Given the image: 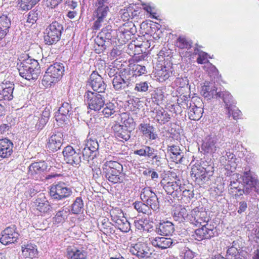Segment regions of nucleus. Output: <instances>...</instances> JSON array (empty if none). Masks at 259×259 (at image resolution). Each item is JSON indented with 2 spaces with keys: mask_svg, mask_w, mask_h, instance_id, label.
Here are the masks:
<instances>
[{
  "mask_svg": "<svg viewBox=\"0 0 259 259\" xmlns=\"http://www.w3.org/2000/svg\"><path fill=\"white\" fill-rule=\"evenodd\" d=\"M226 256L228 259H246V252L241 248L229 247Z\"/></svg>",
  "mask_w": 259,
  "mask_h": 259,
  "instance_id": "nucleus-33",
  "label": "nucleus"
},
{
  "mask_svg": "<svg viewBox=\"0 0 259 259\" xmlns=\"http://www.w3.org/2000/svg\"><path fill=\"white\" fill-rule=\"evenodd\" d=\"M191 176L194 178L195 181L199 184L204 183L209 179L206 168L200 166L192 168Z\"/></svg>",
  "mask_w": 259,
  "mask_h": 259,
  "instance_id": "nucleus-23",
  "label": "nucleus"
},
{
  "mask_svg": "<svg viewBox=\"0 0 259 259\" xmlns=\"http://www.w3.org/2000/svg\"><path fill=\"white\" fill-rule=\"evenodd\" d=\"M104 106L105 107L103 108L102 112L106 117H109L116 112V106L113 103L110 102L105 103Z\"/></svg>",
  "mask_w": 259,
  "mask_h": 259,
  "instance_id": "nucleus-52",
  "label": "nucleus"
},
{
  "mask_svg": "<svg viewBox=\"0 0 259 259\" xmlns=\"http://www.w3.org/2000/svg\"><path fill=\"white\" fill-rule=\"evenodd\" d=\"M189 117L193 120H198L201 117L203 112V109L200 107H197L194 103H190L189 106Z\"/></svg>",
  "mask_w": 259,
  "mask_h": 259,
  "instance_id": "nucleus-34",
  "label": "nucleus"
},
{
  "mask_svg": "<svg viewBox=\"0 0 259 259\" xmlns=\"http://www.w3.org/2000/svg\"><path fill=\"white\" fill-rule=\"evenodd\" d=\"M66 255L68 259H87V252L83 248L72 246L67 247Z\"/></svg>",
  "mask_w": 259,
  "mask_h": 259,
  "instance_id": "nucleus-22",
  "label": "nucleus"
},
{
  "mask_svg": "<svg viewBox=\"0 0 259 259\" xmlns=\"http://www.w3.org/2000/svg\"><path fill=\"white\" fill-rule=\"evenodd\" d=\"M11 25V18L6 15L0 16V40L8 33Z\"/></svg>",
  "mask_w": 259,
  "mask_h": 259,
  "instance_id": "nucleus-32",
  "label": "nucleus"
},
{
  "mask_svg": "<svg viewBox=\"0 0 259 259\" xmlns=\"http://www.w3.org/2000/svg\"><path fill=\"white\" fill-rule=\"evenodd\" d=\"M153 246L161 248L166 249L170 247L175 242L170 238L168 237H155L151 241Z\"/></svg>",
  "mask_w": 259,
  "mask_h": 259,
  "instance_id": "nucleus-30",
  "label": "nucleus"
},
{
  "mask_svg": "<svg viewBox=\"0 0 259 259\" xmlns=\"http://www.w3.org/2000/svg\"><path fill=\"white\" fill-rule=\"evenodd\" d=\"M221 90H219L213 84L204 85L202 87L201 93L202 95L205 97L208 98L209 99L213 98L215 99H219Z\"/></svg>",
  "mask_w": 259,
  "mask_h": 259,
  "instance_id": "nucleus-27",
  "label": "nucleus"
},
{
  "mask_svg": "<svg viewBox=\"0 0 259 259\" xmlns=\"http://www.w3.org/2000/svg\"><path fill=\"white\" fill-rule=\"evenodd\" d=\"M40 0H17L18 6L23 11L31 9Z\"/></svg>",
  "mask_w": 259,
  "mask_h": 259,
  "instance_id": "nucleus-43",
  "label": "nucleus"
},
{
  "mask_svg": "<svg viewBox=\"0 0 259 259\" xmlns=\"http://www.w3.org/2000/svg\"><path fill=\"white\" fill-rule=\"evenodd\" d=\"M218 138L215 134H211L205 139V141L202 145V149L205 152L212 153L216 151L215 144Z\"/></svg>",
  "mask_w": 259,
  "mask_h": 259,
  "instance_id": "nucleus-26",
  "label": "nucleus"
},
{
  "mask_svg": "<svg viewBox=\"0 0 259 259\" xmlns=\"http://www.w3.org/2000/svg\"><path fill=\"white\" fill-rule=\"evenodd\" d=\"M151 87L150 83L148 81H140L136 84L134 90L141 93H144L148 91Z\"/></svg>",
  "mask_w": 259,
  "mask_h": 259,
  "instance_id": "nucleus-51",
  "label": "nucleus"
},
{
  "mask_svg": "<svg viewBox=\"0 0 259 259\" xmlns=\"http://www.w3.org/2000/svg\"><path fill=\"white\" fill-rule=\"evenodd\" d=\"M110 214L112 221L115 223V224H116L118 221H120L125 218L122 211L118 208L111 209L110 211Z\"/></svg>",
  "mask_w": 259,
  "mask_h": 259,
  "instance_id": "nucleus-50",
  "label": "nucleus"
},
{
  "mask_svg": "<svg viewBox=\"0 0 259 259\" xmlns=\"http://www.w3.org/2000/svg\"><path fill=\"white\" fill-rule=\"evenodd\" d=\"M64 160L68 164L78 167L81 161V153L80 149L75 150L72 146H67L62 152Z\"/></svg>",
  "mask_w": 259,
  "mask_h": 259,
  "instance_id": "nucleus-8",
  "label": "nucleus"
},
{
  "mask_svg": "<svg viewBox=\"0 0 259 259\" xmlns=\"http://www.w3.org/2000/svg\"><path fill=\"white\" fill-rule=\"evenodd\" d=\"M93 91L98 93H105L107 84L101 76L96 71H93L90 76L87 83Z\"/></svg>",
  "mask_w": 259,
  "mask_h": 259,
  "instance_id": "nucleus-10",
  "label": "nucleus"
},
{
  "mask_svg": "<svg viewBox=\"0 0 259 259\" xmlns=\"http://www.w3.org/2000/svg\"><path fill=\"white\" fill-rule=\"evenodd\" d=\"M63 31L62 24L57 21H53L48 25L44 32V40L48 45L58 42L61 38Z\"/></svg>",
  "mask_w": 259,
  "mask_h": 259,
  "instance_id": "nucleus-6",
  "label": "nucleus"
},
{
  "mask_svg": "<svg viewBox=\"0 0 259 259\" xmlns=\"http://www.w3.org/2000/svg\"><path fill=\"white\" fill-rule=\"evenodd\" d=\"M115 2L116 0H97L94 12V17L96 19L94 24L95 29H99L102 23L107 21V16L109 12L108 5Z\"/></svg>",
  "mask_w": 259,
  "mask_h": 259,
  "instance_id": "nucleus-3",
  "label": "nucleus"
},
{
  "mask_svg": "<svg viewBox=\"0 0 259 259\" xmlns=\"http://www.w3.org/2000/svg\"><path fill=\"white\" fill-rule=\"evenodd\" d=\"M85 146L89 148L91 151L95 153L94 154L93 157H96L97 154H98V151L99 149V144L95 138H89L87 139V143L85 144Z\"/></svg>",
  "mask_w": 259,
  "mask_h": 259,
  "instance_id": "nucleus-47",
  "label": "nucleus"
},
{
  "mask_svg": "<svg viewBox=\"0 0 259 259\" xmlns=\"http://www.w3.org/2000/svg\"><path fill=\"white\" fill-rule=\"evenodd\" d=\"M222 99L224 103L226 109H230V110L232 105L236 104L235 101L233 100L231 94L226 91H221L219 99Z\"/></svg>",
  "mask_w": 259,
  "mask_h": 259,
  "instance_id": "nucleus-38",
  "label": "nucleus"
},
{
  "mask_svg": "<svg viewBox=\"0 0 259 259\" xmlns=\"http://www.w3.org/2000/svg\"><path fill=\"white\" fill-rule=\"evenodd\" d=\"M103 176L111 183L115 184L123 181L122 165L116 161H107L102 167Z\"/></svg>",
  "mask_w": 259,
  "mask_h": 259,
  "instance_id": "nucleus-2",
  "label": "nucleus"
},
{
  "mask_svg": "<svg viewBox=\"0 0 259 259\" xmlns=\"http://www.w3.org/2000/svg\"><path fill=\"white\" fill-rule=\"evenodd\" d=\"M50 195L54 200H64L72 194L71 189L68 187L64 182H58L50 186Z\"/></svg>",
  "mask_w": 259,
  "mask_h": 259,
  "instance_id": "nucleus-7",
  "label": "nucleus"
},
{
  "mask_svg": "<svg viewBox=\"0 0 259 259\" xmlns=\"http://www.w3.org/2000/svg\"><path fill=\"white\" fill-rule=\"evenodd\" d=\"M37 210L40 212L47 213L51 210L52 207L44 195H40L34 201Z\"/></svg>",
  "mask_w": 259,
  "mask_h": 259,
  "instance_id": "nucleus-29",
  "label": "nucleus"
},
{
  "mask_svg": "<svg viewBox=\"0 0 259 259\" xmlns=\"http://www.w3.org/2000/svg\"><path fill=\"white\" fill-rule=\"evenodd\" d=\"M134 208L139 212L147 215H151L152 211L145 202L136 201L133 203Z\"/></svg>",
  "mask_w": 259,
  "mask_h": 259,
  "instance_id": "nucleus-45",
  "label": "nucleus"
},
{
  "mask_svg": "<svg viewBox=\"0 0 259 259\" xmlns=\"http://www.w3.org/2000/svg\"><path fill=\"white\" fill-rule=\"evenodd\" d=\"M139 130L144 136L149 140H154L158 138L155 127L149 123L143 122L140 123L139 126Z\"/></svg>",
  "mask_w": 259,
  "mask_h": 259,
  "instance_id": "nucleus-24",
  "label": "nucleus"
},
{
  "mask_svg": "<svg viewBox=\"0 0 259 259\" xmlns=\"http://www.w3.org/2000/svg\"><path fill=\"white\" fill-rule=\"evenodd\" d=\"M50 116V109L46 108L42 111L41 117L35 124V128L38 131L41 130L48 122Z\"/></svg>",
  "mask_w": 259,
  "mask_h": 259,
  "instance_id": "nucleus-36",
  "label": "nucleus"
},
{
  "mask_svg": "<svg viewBox=\"0 0 259 259\" xmlns=\"http://www.w3.org/2000/svg\"><path fill=\"white\" fill-rule=\"evenodd\" d=\"M130 251L139 259H147L151 256L153 251L147 243L138 242L130 247Z\"/></svg>",
  "mask_w": 259,
  "mask_h": 259,
  "instance_id": "nucleus-13",
  "label": "nucleus"
},
{
  "mask_svg": "<svg viewBox=\"0 0 259 259\" xmlns=\"http://www.w3.org/2000/svg\"><path fill=\"white\" fill-rule=\"evenodd\" d=\"M163 98L164 96L160 90L155 91L154 93L152 94L151 99L152 101L157 105L161 104L163 100Z\"/></svg>",
  "mask_w": 259,
  "mask_h": 259,
  "instance_id": "nucleus-57",
  "label": "nucleus"
},
{
  "mask_svg": "<svg viewBox=\"0 0 259 259\" xmlns=\"http://www.w3.org/2000/svg\"><path fill=\"white\" fill-rule=\"evenodd\" d=\"M222 154L223 158H224L226 161H228L230 165H234V164L235 163V160L236 159V156L232 152L230 151L229 149L228 151L226 150L223 152ZM222 160H223L224 159Z\"/></svg>",
  "mask_w": 259,
  "mask_h": 259,
  "instance_id": "nucleus-59",
  "label": "nucleus"
},
{
  "mask_svg": "<svg viewBox=\"0 0 259 259\" xmlns=\"http://www.w3.org/2000/svg\"><path fill=\"white\" fill-rule=\"evenodd\" d=\"M188 97L185 95H180L177 99V103L180 107L184 109H188L190 105V103H192L191 101L188 100Z\"/></svg>",
  "mask_w": 259,
  "mask_h": 259,
  "instance_id": "nucleus-56",
  "label": "nucleus"
},
{
  "mask_svg": "<svg viewBox=\"0 0 259 259\" xmlns=\"http://www.w3.org/2000/svg\"><path fill=\"white\" fill-rule=\"evenodd\" d=\"M15 85L12 82L6 81L0 83V101H11L14 98Z\"/></svg>",
  "mask_w": 259,
  "mask_h": 259,
  "instance_id": "nucleus-15",
  "label": "nucleus"
},
{
  "mask_svg": "<svg viewBox=\"0 0 259 259\" xmlns=\"http://www.w3.org/2000/svg\"><path fill=\"white\" fill-rule=\"evenodd\" d=\"M167 150L170 151V153L173 155L171 158L179 163L182 162V159L183 158V153L181 152L179 146L176 145L168 146L167 147Z\"/></svg>",
  "mask_w": 259,
  "mask_h": 259,
  "instance_id": "nucleus-41",
  "label": "nucleus"
},
{
  "mask_svg": "<svg viewBox=\"0 0 259 259\" xmlns=\"http://www.w3.org/2000/svg\"><path fill=\"white\" fill-rule=\"evenodd\" d=\"M101 119L98 116H94L87 122V125L91 130L89 132V134L93 131L94 128L99 127V123Z\"/></svg>",
  "mask_w": 259,
  "mask_h": 259,
  "instance_id": "nucleus-54",
  "label": "nucleus"
},
{
  "mask_svg": "<svg viewBox=\"0 0 259 259\" xmlns=\"http://www.w3.org/2000/svg\"><path fill=\"white\" fill-rule=\"evenodd\" d=\"M160 184L167 194L171 195L173 197L181 196L182 184L180 180L168 182L166 184L162 182Z\"/></svg>",
  "mask_w": 259,
  "mask_h": 259,
  "instance_id": "nucleus-17",
  "label": "nucleus"
},
{
  "mask_svg": "<svg viewBox=\"0 0 259 259\" xmlns=\"http://www.w3.org/2000/svg\"><path fill=\"white\" fill-rule=\"evenodd\" d=\"M234 192H235V196L236 197H237L242 195L243 194L246 195L249 194L251 192V191H250L249 187H245V186H243L242 189L239 187L238 189H235Z\"/></svg>",
  "mask_w": 259,
  "mask_h": 259,
  "instance_id": "nucleus-62",
  "label": "nucleus"
},
{
  "mask_svg": "<svg viewBox=\"0 0 259 259\" xmlns=\"http://www.w3.org/2000/svg\"><path fill=\"white\" fill-rule=\"evenodd\" d=\"M96 44L98 46L99 49L96 48L95 50L98 51V53H101L104 52L111 44L109 41H106L99 33L95 39Z\"/></svg>",
  "mask_w": 259,
  "mask_h": 259,
  "instance_id": "nucleus-42",
  "label": "nucleus"
},
{
  "mask_svg": "<svg viewBox=\"0 0 259 259\" xmlns=\"http://www.w3.org/2000/svg\"><path fill=\"white\" fill-rule=\"evenodd\" d=\"M13 143L7 138L0 139V157L6 158L10 157L13 153Z\"/></svg>",
  "mask_w": 259,
  "mask_h": 259,
  "instance_id": "nucleus-21",
  "label": "nucleus"
},
{
  "mask_svg": "<svg viewBox=\"0 0 259 259\" xmlns=\"http://www.w3.org/2000/svg\"><path fill=\"white\" fill-rule=\"evenodd\" d=\"M100 33L106 41H109L115 38L117 36L116 30L112 29L111 26L109 25L103 28Z\"/></svg>",
  "mask_w": 259,
  "mask_h": 259,
  "instance_id": "nucleus-39",
  "label": "nucleus"
},
{
  "mask_svg": "<svg viewBox=\"0 0 259 259\" xmlns=\"http://www.w3.org/2000/svg\"><path fill=\"white\" fill-rule=\"evenodd\" d=\"M112 84L114 89L116 91L124 90L125 92H128L129 90L132 89V85L124 80L123 78H121L118 74L114 76L112 80Z\"/></svg>",
  "mask_w": 259,
  "mask_h": 259,
  "instance_id": "nucleus-31",
  "label": "nucleus"
},
{
  "mask_svg": "<svg viewBox=\"0 0 259 259\" xmlns=\"http://www.w3.org/2000/svg\"><path fill=\"white\" fill-rule=\"evenodd\" d=\"M194 53L198 54V57L197 59V62L198 64H205L208 62L207 59V54L203 51H200L198 49L194 50Z\"/></svg>",
  "mask_w": 259,
  "mask_h": 259,
  "instance_id": "nucleus-58",
  "label": "nucleus"
},
{
  "mask_svg": "<svg viewBox=\"0 0 259 259\" xmlns=\"http://www.w3.org/2000/svg\"><path fill=\"white\" fill-rule=\"evenodd\" d=\"M63 136V134L60 132L53 134L48 139L47 148L53 152L60 149L64 141Z\"/></svg>",
  "mask_w": 259,
  "mask_h": 259,
  "instance_id": "nucleus-18",
  "label": "nucleus"
},
{
  "mask_svg": "<svg viewBox=\"0 0 259 259\" xmlns=\"http://www.w3.org/2000/svg\"><path fill=\"white\" fill-rule=\"evenodd\" d=\"M201 226V228L195 230L192 235L195 240L200 241L204 239H209L217 234L216 228L213 225L206 223Z\"/></svg>",
  "mask_w": 259,
  "mask_h": 259,
  "instance_id": "nucleus-11",
  "label": "nucleus"
},
{
  "mask_svg": "<svg viewBox=\"0 0 259 259\" xmlns=\"http://www.w3.org/2000/svg\"><path fill=\"white\" fill-rule=\"evenodd\" d=\"M115 227L122 232H128L131 229L130 223L126 218H124L120 221H118L115 224Z\"/></svg>",
  "mask_w": 259,
  "mask_h": 259,
  "instance_id": "nucleus-49",
  "label": "nucleus"
},
{
  "mask_svg": "<svg viewBox=\"0 0 259 259\" xmlns=\"http://www.w3.org/2000/svg\"><path fill=\"white\" fill-rule=\"evenodd\" d=\"M83 203L80 197H76L71 205V212L73 214H79L83 212Z\"/></svg>",
  "mask_w": 259,
  "mask_h": 259,
  "instance_id": "nucleus-44",
  "label": "nucleus"
},
{
  "mask_svg": "<svg viewBox=\"0 0 259 259\" xmlns=\"http://www.w3.org/2000/svg\"><path fill=\"white\" fill-rule=\"evenodd\" d=\"M175 231L174 225L170 221H163L156 225V233L161 236L171 235Z\"/></svg>",
  "mask_w": 259,
  "mask_h": 259,
  "instance_id": "nucleus-19",
  "label": "nucleus"
},
{
  "mask_svg": "<svg viewBox=\"0 0 259 259\" xmlns=\"http://www.w3.org/2000/svg\"><path fill=\"white\" fill-rule=\"evenodd\" d=\"M64 70L62 63L56 62L51 65L43 76L42 84L46 88L51 87L52 83L57 82L61 78Z\"/></svg>",
  "mask_w": 259,
  "mask_h": 259,
  "instance_id": "nucleus-4",
  "label": "nucleus"
},
{
  "mask_svg": "<svg viewBox=\"0 0 259 259\" xmlns=\"http://www.w3.org/2000/svg\"><path fill=\"white\" fill-rule=\"evenodd\" d=\"M171 74V72L166 69L165 67L162 68L160 70L156 72L157 76L159 77V79L161 81L165 80L168 79Z\"/></svg>",
  "mask_w": 259,
  "mask_h": 259,
  "instance_id": "nucleus-60",
  "label": "nucleus"
},
{
  "mask_svg": "<svg viewBox=\"0 0 259 259\" xmlns=\"http://www.w3.org/2000/svg\"><path fill=\"white\" fill-rule=\"evenodd\" d=\"M240 178H242L243 186L249 187L250 191L253 188H256L257 186H259V181L255 177L253 176L250 170L244 171L243 175L240 176Z\"/></svg>",
  "mask_w": 259,
  "mask_h": 259,
  "instance_id": "nucleus-25",
  "label": "nucleus"
},
{
  "mask_svg": "<svg viewBox=\"0 0 259 259\" xmlns=\"http://www.w3.org/2000/svg\"><path fill=\"white\" fill-rule=\"evenodd\" d=\"M123 126L128 128L130 131H132L135 128V122L132 117H128L127 119H125L123 121Z\"/></svg>",
  "mask_w": 259,
  "mask_h": 259,
  "instance_id": "nucleus-63",
  "label": "nucleus"
},
{
  "mask_svg": "<svg viewBox=\"0 0 259 259\" xmlns=\"http://www.w3.org/2000/svg\"><path fill=\"white\" fill-rule=\"evenodd\" d=\"M188 216L189 214H188L187 211L184 207L176 209L173 214L174 220L179 223L184 222L185 218L188 217Z\"/></svg>",
  "mask_w": 259,
  "mask_h": 259,
  "instance_id": "nucleus-46",
  "label": "nucleus"
},
{
  "mask_svg": "<svg viewBox=\"0 0 259 259\" xmlns=\"http://www.w3.org/2000/svg\"><path fill=\"white\" fill-rule=\"evenodd\" d=\"M132 13L130 8H127L126 9H122L120 11L121 17L124 21H128L131 19V16L130 14Z\"/></svg>",
  "mask_w": 259,
  "mask_h": 259,
  "instance_id": "nucleus-64",
  "label": "nucleus"
},
{
  "mask_svg": "<svg viewBox=\"0 0 259 259\" xmlns=\"http://www.w3.org/2000/svg\"><path fill=\"white\" fill-rule=\"evenodd\" d=\"M48 165L45 161H39L31 163L29 166V174L31 176L38 178V176L47 171Z\"/></svg>",
  "mask_w": 259,
  "mask_h": 259,
  "instance_id": "nucleus-20",
  "label": "nucleus"
},
{
  "mask_svg": "<svg viewBox=\"0 0 259 259\" xmlns=\"http://www.w3.org/2000/svg\"><path fill=\"white\" fill-rule=\"evenodd\" d=\"M22 251L23 255L26 258H32L37 255L36 246L32 243L22 245Z\"/></svg>",
  "mask_w": 259,
  "mask_h": 259,
  "instance_id": "nucleus-35",
  "label": "nucleus"
},
{
  "mask_svg": "<svg viewBox=\"0 0 259 259\" xmlns=\"http://www.w3.org/2000/svg\"><path fill=\"white\" fill-rule=\"evenodd\" d=\"M119 75L124 79L125 81H127L132 85V89L134 88L133 83L136 78L133 69L130 68H124L120 71Z\"/></svg>",
  "mask_w": 259,
  "mask_h": 259,
  "instance_id": "nucleus-37",
  "label": "nucleus"
},
{
  "mask_svg": "<svg viewBox=\"0 0 259 259\" xmlns=\"http://www.w3.org/2000/svg\"><path fill=\"white\" fill-rule=\"evenodd\" d=\"M188 219L191 224L196 226L202 225V223H207L209 220L207 212L202 207L192 209L189 214Z\"/></svg>",
  "mask_w": 259,
  "mask_h": 259,
  "instance_id": "nucleus-12",
  "label": "nucleus"
},
{
  "mask_svg": "<svg viewBox=\"0 0 259 259\" xmlns=\"http://www.w3.org/2000/svg\"><path fill=\"white\" fill-rule=\"evenodd\" d=\"M16 228L15 225L7 227L2 232L0 242L6 245L16 242L19 235L16 232Z\"/></svg>",
  "mask_w": 259,
  "mask_h": 259,
  "instance_id": "nucleus-14",
  "label": "nucleus"
},
{
  "mask_svg": "<svg viewBox=\"0 0 259 259\" xmlns=\"http://www.w3.org/2000/svg\"><path fill=\"white\" fill-rule=\"evenodd\" d=\"M141 198L151 210L158 211L160 208L159 201L156 194L150 187H145L142 190Z\"/></svg>",
  "mask_w": 259,
  "mask_h": 259,
  "instance_id": "nucleus-9",
  "label": "nucleus"
},
{
  "mask_svg": "<svg viewBox=\"0 0 259 259\" xmlns=\"http://www.w3.org/2000/svg\"><path fill=\"white\" fill-rule=\"evenodd\" d=\"M68 211L62 210L58 211L53 219L56 223H60L64 221L68 217Z\"/></svg>",
  "mask_w": 259,
  "mask_h": 259,
  "instance_id": "nucleus-55",
  "label": "nucleus"
},
{
  "mask_svg": "<svg viewBox=\"0 0 259 259\" xmlns=\"http://www.w3.org/2000/svg\"><path fill=\"white\" fill-rule=\"evenodd\" d=\"M112 128L114 131L115 136L119 138L127 141L131 138V133L128 128L123 126L119 123H116L112 126Z\"/></svg>",
  "mask_w": 259,
  "mask_h": 259,
  "instance_id": "nucleus-28",
  "label": "nucleus"
},
{
  "mask_svg": "<svg viewBox=\"0 0 259 259\" xmlns=\"http://www.w3.org/2000/svg\"><path fill=\"white\" fill-rule=\"evenodd\" d=\"M107 96L106 93H98L87 90L84 93V98L90 109L99 111L104 107Z\"/></svg>",
  "mask_w": 259,
  "mask_h": 259,
  "instance_id": "nucleus-5",
  "label": "nucleus"
},
{
  "mask_svg": "<svg viewBox=\"0 0 259 259\" xmlns=\"http://www.w3.org/2000/svg\"><path fill=\"white\" fill-rule=\"evenodd\" d=\"M72 113V107L67 102L62 103L61 107L58 109V113L56 114V120L61 124L66 123Z\"/></svg>",
  "mask_w": 259,
  "mask_h": 259,
  "instance_id": "nucleus-16",
  "label": "nucleus"
},
{
  "mask_svg": "<svg viewBox=\"0 0 259 259\" xmlns=\"http://www.w3.org/2000/svg\"><path fill=\"white\" fill-rule=\"evenodd\" d=\"M20 75L28 80H36L41 73L40 66L37 60L28 55L19 59L17 65Z\"/></svg>",
  "mask_w": 259,
  "mask_h": 259,
  "instance_id": "nucleus-1",
  "label": "nucleus"
},
{
  "mask_svg": "<svg viewBox=\"0 0 259 259\" xmlns=\"http://www.w3.org/2000/svg\"><path fill=\"white\" fill-rule=\"evenodd\" d=\"M228 111V117L230 118L231 116L233 117L234 119H237L240 115L241 111L236 108L235 104L231 107V109H227Z\"/></svg>",
  "mask_w": 259,
  "mask_h": 259,
  "instance_id": "nucleus-61",
  "label": "nucleus"
},
{
  "mask_svg": "<svg viewBox=\"0 0 259 259\" xmlns=\"http://www.w3.org/2000/svg\"><path fill=\"white\" fill-rule=\"evenodd\" d=\"M176 46L181 49H185L189 50L191 48L192 42L189 41L185 37L180 36L177 39Z\"/></svg>",
  "mask_w": 259,
  "mask_h": 259,
  "instance_id": "nucleus-48",
  "label": "nucleus"
},
{
  "mask_svg": "<svg viewBox=\"0 0 259 259\" xmlns=\"http://www.w3.org/2000/svg\"><path fill=\"white\" fill-rule=\"evenodd\" d=\"M155 119L157 122L162 125L169 121L170 115L163 109H161L156 111Z\"/></svg>",
  "mask_w": 259,
  "mask_h": 259,
  "instance_id": "nucleus-40",
  "label": "nucleus"
},
{
  "mask_svg": "<svg viewBox=\"0 0 259 259\" xmlns=\"http://www.w3.org/2000/svg\"><path fill=\"white\" fill-rule=\"evenodd\" d=\"M132 69L134 72L136 77L147 73L146 67L142 64H134L132 67Z\"/></svg>",
  "mask_w": 259,
  "mask_h": 259,
  "instance_id": "nucleus-53",
  "label": "nucleus"
}]
</instances>
